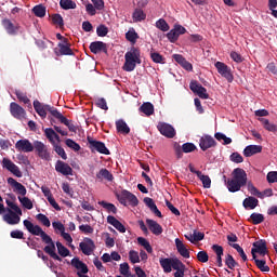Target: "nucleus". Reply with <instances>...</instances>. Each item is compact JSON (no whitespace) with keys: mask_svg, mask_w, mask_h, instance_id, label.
Here are the masks:
<instances>
[{"mask_svg":"<svg viewBox=\"0 0 277 277\" xmlns=\"http://www.w3.org/2000/svg\"><path fill=\"white\" fill-rule=\"evenodd\" d=\"M79 248L82 252V254H85V256H90L94 250H96V245L94 243V240L91 238H84L82 242H80Z\"/></svg>","mask_w":277,"mask_h":277,"instance_id":"12","label":"nucleus"},{"mask_svg":"<svg viewBox=\"0 0 277 277\" xmlns=\"http://www.w3.org/2000/svg\"><path fill=\"white\" fill-rule=\"evenodd\" d=\"M18 200L21 202V205L28 210L34 209V202H31V199H29L28 197H18Z\"/></svg>","mask_w":277,"mask_h":277,"instance_id":"52","label":"nucleus"},{"mask_svg":"<svg viewBox=\"0 0 277 277\" xmlns=\"http://www.w3.org/2000/svg\"><path fill=\"white\" fill-rule=\"evenodd\" d=\"M124 60L126 62L123 64V70H126V72H133V70H135V67L137 66V63L127 57H124Z\"/></svg>","mask_w":277,"mask_h":277,"instance_id":"47","label":"nucleus"},{"mask_svg":"<svg viewBox=\"0 0 277 277\" xmlns=\"http://www.w3.org/2000/svg\"><path fill=\"white\" fill-rule=\"evenodd\" d=\"M215 68L219 75H221V77H224V79H226L228 83H233V80L235 79V77L233 76V72L230 71V67H228V65L222 62H216Z\"/></svg>","mask_w":277,"mask_h":277,"instance_id":"6","label":"nucleus"},{"mask_svg":"<svg viewBox=\"0 0 277 277\" xmlns=\"http://www.w3.org/2000/svg\"><path fill=\"white\" fill-rule=\"evenodd\" d=\"M52 23L54 25H58L60 27H64V17L56 13L52 15Z\"/></svg>","mask_w":277,"mask_h":277,"instance_id":"61","label":"nucleus"},{"mask_svg":"<svg viewBox=\"0 0 277 277\" xmlns=\"http://www.w3.org/2000/svg\"><path fill=\"white\" fill-rule=\"evenodd\" d=\"M36 219L43 224V226H47L49 228L51 226V221L48 219L47 215L39 213L37 214Z\"/></svg>","mask_w":277,"mask_h":277,"instance_id":"59","label":"nucleus"},{"mask_svg":"<svg viewBox=\"0 0 277 277\" xmlns=\"http://www.w3.org/2000/svg\"><path fill=\"white\" fill-rule=\"evenodd\" d=\"M266 179L268 183H277V171H271L267 173Z\"/></svg>","mask_w":277,"mask_h":277,"instance_id":"64","label":"nucleus"},{"mask_svg":"<svg viewBox=\"0 0 277 277\" xmlns=\"http://www.w3.org/2000/svg\"><path fill=\"white\" fill-rule=\"evenodd\" d=\"M87 142L89 143L92 153L96 150V153H100L101 155H110L109 149L107 146H105V143L96 141L92 138V136H88Z\"/></svg>","mask_w":277,"mask_h":277,"instance_id":"4","label":"nucleus"},{"mask_svg":"<svg viewBox=\"0 0 277 277\" xmlns=\"http://www.w3.org/2000/svg\"><path fill=\"white\" fill-rule=\"evenodd\" d=\"M232 179H226V175H224L223 179L228 192L235 194L236 192H240L241 187H245L248 183V174L246 173V170L236 168L232 172Z\"/></svg>","mask_w":277,"mask_h":277,"instance_id":"2","label":"nucleus"},{"mask_svg":"<svg viewBox=\"0 0 277 277\" xmlns=\"http://www.w3.org/2000/svg\"><path fill=\"white\" fill-rule=\"evenodd\" d=\"M250 219H251L252 224H254V225L263 224V222H265V216L263 214L256 213V212H253L250 215Z\"/></svg>","mask_w":277,"mask_h":277,"instance_id":"48","label":"nucleus"},{"mask_svg":"<svg viewBox=\"0 0 277 277\" xmlns=\"http://www.w3.org/2000/svg\"><path fill=\"white\" fill-rule=\"evenodd\" d=\"M103 179L111 183V181H114V174H111L107 169H101L100 172L96 173V180L103 181Z\"/></svg>","mask_w":277,"mask_h":277,"instance_id":"30","label":"nucleus"},{"mask_svg":"<svg viewBox=\"0 0 277 277\" xmlns=\"http://www.w3.org/2000/svg\"><path fill=\"white\" fill-rule=\"evenodd\" d=\"M23 224L26 230L30 233V235L40 237L42 242L47 245L43 248V252H45V254H49V256H51V259H53L54 261H62V258L55 252V241H53V238H51L49 234L42 230V227H40V225H34V223H31V221L29 220H24Z\"/></svg>","mask_w":277,"mask_h":277,"instance_id":"1","label":"nucleus"},{"mask_svg":"<svg viewBox=\"0 0 277 277\" xmlns=\"http://www.w3.org/2000/svg\"><path fill=\"white\" fill-rule=\"evenodd\" d=\"M15 95L18 102L24 103V105H29V103H31V100H29V97H27V94L23 91H15Z\"/></svg>","mask_w":277,"mask_h":277,"instance_id":"50","label":"nucleus"},{"mask_svg":"<svg viewBox=\"0 0 277 277\" xmlns=\"http://www.w3.org/2000/svg\"><path fill=\"white\" fill-rule=\"evenodd\" d=\"M259 120L261 121L262 127H264L266 131H269L271 133H277V126L269 122V119L259 118Z\"/></svg>","mask_w":277,"mask_h":277,"instance_id":"35","label":"nucleus"},{"mask_svg":"<svg viewBox=\"0 0 277 277\" xmlns=\"http://www.w3.org/2000/svg\"><path fill=\"white\" fill-rule=\"evenodd\" d=\"M138 110L145 114V116H153V114H155V106L150 102H145L141 105Z\"/></svg>","mask_w":277,"mask_h":277,"instance_id":"31","label":"nucleus"},{"mask_svg":"<svg viewBox=\"0 0 277 277\" xmlns=\"http://www.w3.org/2000/svg\"><path fill=\"white\" fill-rule=\"evenodd\" d=\"M225 265L228 269H235V267H239V263L233 258L232 254H227L225 258Z\"/></svg>","mask_w":277,"mask_h":277,"instance_id":"44","label":"nucleus"},{"mask_svg":"<svg viewBox=\"0 0 277 277\" xmlns=\"http://www.w3.org/2000/svg\"><path fill=\"white\" fill-rule=\"evenodd\" d=\"M242 207H245V209H251V210L256 209V207H259V199L254 197H248L243 200Z\"/></svg>","mask_w":277,"mask_h":277,"instance_id":"36","label":"nucleus"},{"mask_svg":"<svg viewBox=\"0 0 277 277\" xmlns=\"http://www.w3.org/2000/svg\"><path fill=\"white\" fill-rule=\"evenodd\" d=\"M1 23L9 36H16L21 31V25L12 23L10 18H3Z\"/></svg>","mask_w":277,"mask_h":277,"instance_id":"15","label":"nucleus"},{"mask_svg":"<svg viewBox=\"0 0 277 277\" xmlns=\"http://www.w3.org/2000/svg\"><path fill=\"white\" fill-rule=\"evenodd\" d=\"M189 88L194 94H197L199 98L207 100L209 98V93H207V89L202 87L198 81L193 80L189 83Z\"/></svg>","mask_w":277,"mask_h":277,"instance_id":"8","label":"nucleus"},{"mask_svg":"<svg viewBox=\"0 0 277 277\" xmlns=\"http://www.w3.org/2000/svg\"><path fill=\"white\" fill-rule=\"evenodd\" d=\"M171 268L176 271L175 274L181 272H183V274L185 273V264H183V262H181L179 259H172Z\"/></svg>","mask_w":277,"mask_h":277,"instance_id":"39","label":"nucleus"},{"mask_svg":"<svg viewBox=\"0 0 277 277\" xmlns=\"http://www.w3.org/2000/svg\"><path fill=\"white\" fill-rule=\"evenodd\" d=\"M61 123L65 124V127H67L71 133H77V126H75V123L68 120L66 117H63Z\"/></svg>","mask_w":277,"mask_h":277,"instance_id":"53","label":"nucleus"},{"mask_svg":"<svg viewBox=\"0 0 277 277\" xmlns=\"http://www.w3.org/2000/svg\"><path fill=\"white\" fill-rule=\"evenodd\" d=\"M60 5L63 10H76L77 3L72 0H61Z\"/></svg>","mask_w":277,"mask_h":277,"instance_id":"45","label":"nucleus"},{"mask_svg":"<svg viewBox=\"0 0 277 277\" xmlns=\"http://www.w3.org/2000/svg\"><path fill=\"white\" fill-rule=\"evenodd\" d=\"M89 49L94 55H97V53H105L107 55V43L103 41L91 42Z\"/></svg>","mask_w":277,"mask_h":277,"instance_id":"20","label":"nucleus"},{"mask_svg":"<svg viewBox=\"0 0 277 277\" xmlns=\"http://www.w3.org/2000/svg\"><path fill=\"white\" fill-rule=\"evenodd\" d=\"M167 38H168V40H170L171 42H176V40H179V35H177L175 28L171 29V30L167 34Z\"/></svg>","mask_w":277,"mask_h":277,"instance_id":"63","label":"nucleus"},{"mask_svg":"<svg viewBox=\"0 0 277 277\" xmlns=\"http://www.w3.org/2000/svg\"><path fill=\"white\" fill-rule=\"evenodd\" d=\"M138 39H140V35H137V32L135 31V28L130 29L126 34V40H128V42H131L132 44H135Z\"/></svg>","mask_w":277,"mask_h":277,"instance_id":"38","label":"nucleus"},{"mask_svg":"<svg viewBox=\"0 0 277 277\" xmlns=\"http://www.w3.org/2000/svg\"><path fill=\"white\" fill-rule=\"evenodd\" d=\"M56 248L60 256H63L64 259H66V256H70V250H68V248H66L62 242L57 241Z\"/></svg>","mask_w":277,"mask_h":277,"instance_id":"46","label":"nucleus"},{"mask_svg":"<svg viewBox=\"0 0 277 277\" xmlns=\"http://www.w3.org/2000/svg\"><path fill=\"white\" fill-rule=\"evenodd\" d=\"M70 263L72 267L80 272V274H88V272H90L88 269V265L83 263L81 260H79V258H74Z\"/></svg>","mask_w":277,"mask_h":277,"instance_id":"24","label":"nucleus"},{"mask_svg":"<svg viewBox=\"0 0 277 277\" xmlns=\"http://www.w3.org/2000/svg\"><path fill=\"white\" fill-rule=\"evenodd\" d=\"M2 168L11 172V174H14V176H17V179H23V172L21 171L18 166L12 162V160H10L9 158L2 159Z\"/></svg>","mask_w":277,"mask_h":277,"instance_id":"7","label":"nucleus"},{"mask_svg":"<svg viewBox=\"0 0 277 277\" xmlns=\"http://www.w3.org/2000/svg\"><path fill=\"white\" fill-rule=\"evenodd\" d=\"M160 266L162 267L164 274H170L172 272V259L161 258L159 260Z\"/></svg>","mask_w":277,"mask_h":277,"instance_id":"33","label":"nucleus"},{"mask_svg":"<svg viewBox=\"0 0 277 277\" xmlns=\"http://www.w3.org/2000/svg\"><path fill=\"white\" fill-rule=\"evenodd\" d=\"M173 58L177 62V64H181V66H182V68H184V70H187L188 72H190V70H194V66L192 65V63L187 62V60H185V57H183V55L174 54Z\"/></svg>","mask_w":277,"mask_h":277,"instance_id":"25","label":"nucleus"},{"mask_svg":"<svg viewBox=\"0 0 277 277\" xmlns=\"http://www.w3.org/2000/svg\"><path fill=\"white\" fill-rule=\"evenodd\" d=\"M53 148L56 155H58L64 161L68 159V156L66 155V150H64L62 146L57 145V143L53 145Z\"/></svg>","mask_w":277,"mask_h":277,"instance_id":"55","label":"nucleus"},{"mask_svg":"<svg viewBox=\"0 0 277 277\" xmlns=\"http://www.w3.org/2000/svg\"><path fill=\"white\" fill-rule=\"evenodd\" d=\"M175 246L179 254L183 256V259H189V250H187V247L181 241V239L176 238L175 239Z\"/></svg>","mask_w":277,"mask_h":277,"instance_id":"28","label":"nucleus"},{"mask_svg":"<svg viewBox=\"0 0 277 277\" xmlns=\"http://www.w3.org/2000/svg\"><path fill=\"white\" fill-rule=\"evenodd\" d=\"M124 57L136 64H142L141 52L140 49L137 48H132L130 51L126 53Z\"/></svg>","mask_w":277,"mask_h":277,"instance_id":"22","label":"nucleus"},{"mask_svg":"<svg viewBox=\"0 0 277 277\" xmlns=\"http://www.w3.org/2000/svg\"><path fill=\"white\" fill-rule=\"evenodd\" d=\"M255 265L258 269L262 272H269V266H267V262L265 260H255Z\"/></svg>","mask_w":277,"mask_h":277,"instance_id":"58","label":"nucleus"},{"mask_svg":"<svg viewBox=\"0 0 277 277\" xmlns=\"http://www.w3.org/2000/svg\"><path fill=\"white\" fill-rule=\"evenodd\" d=\"M132 18L134 23H142V21H146V13L142 9H136L132 14Z\"/></svg>","mask_w":277,"mask_h":277,"instance_id":"37","label":"nucleus"},{"mask_svg":"<svg viewBox=\"0 0 277 277\" xmlns=\"http://www.w3.org/2000/svg\"><path fill=\"white\" fill-rule=\"evenodd\" d=\"M55 170L63 176H72V169L69 167L68 163L57 160L55 163Z\"/></svg>","mask_w":277,"mask_h":277,"instance_id":"17","label":"nucleus"},{"mask_svg":"<svg viewBox=\"0 0 277 277\" xmlns=\"http://www.w3.org/2000/svg\"><path fill=\"white\" fill-rule=\"evenodd\" d=\"M45 109H48V111L51 113V116H53L54 118L60 120V122H62V120L64 119V115H62V113L57 111V108L52 107L51 105H45Z\"/></svg>","mask_w":277,"mask_h":277,"instance_id":"49","label":"nucleus"},{"mask_svg":"<svg viewBox=\"0 0 277 277\" xmlns=\"http://www.w3.org/2000/svg\"><path fill=\"white\" fill-rule=\"evenodd\" d=\"M96 34L100 38H105V36H107V34H109V28H107V26L101 24L100 26H97L96 28Z\"/></svg>","mask_w":277,"mask_h":277,"instance_id":"57","label":"nucleus"},{"mask_svg":"<svg viewBox=\"0 0 277 277\" xmlns=\"http://www.w3.org/2000/svg\"><path fill=\"white\" fill-rule=\"evenodd\" d=\"M137 243L138 246H142L148 254H153V247L150 246V242L146 240L144 237H138L137 238Z\"/></svg>","mask_w":277,"mask_h":277,"instance_id":"43","label":"nucleus"},{"mask_svg":"<svg viewBox=\"0 0 277 277\" xmlns=\"http://www.w3.org/2000/svg\"><path fill=\"white\" fill-rule=\"evenodd\" d=\"M129 259L133 264L140 263V253H137V251L131 250L129 252Z\"/></svg>","mask_w":277,"mask_h":277,"instance_id":"62","label":"nucleus"},{"mask_svg":"<svg viewBox=\"0 0 277 277\" xmlns=\"http://www.w3.org/2000/svg\"><path fill=\"white\" fill-rule=\"evenodd\" d=\"M197 147L194 145V143H184L181 147V145L175 144L174 145V150H175V155L177 157V159H182L183 158V153H194V150H196Z\"/></svg>","mask_w":277,"mask_h":277,"instance_id":"11","label":"nucleus"},{"mask_svg":"<svg viewBox=\"0 0 277 277\" xmlns=\"http://www.w3.org/2000/svg\"><path fill=\"white\" fill-rule=\"evenodd\" d=\"M32 14L37 16V18H44L47 16V6L43 4H37L32 8Z\"/></svg>","mask_w":277,"mask_h":277,"instance_id":"34","label":"nucleus"},{"mask_svg":"<svg viewBox=\"0 0 277 277\" xmlns=\"http://www.w3.org/2000/svg\"><path fill=\"white\" fill-rule=\"evenodd\" d=\"M156 27L157 29H160V31H170V25L163 18L156 22Z\"/></svg>","mask_w":277,"mask_h":277,"instance_id":"51","label":"nucleus"},{"mask_svg":"<svg viewBox=\"0 0 277 277\" xmlns=\"http://www.w3.org/2000/svg\"><path fill=\"white\" fill-rule=\"evenodd\" d=\"M117 199L123 207H127V200L131 207H137L140 205L137 196L127 189H123L121 194L117 196Z\"/></svg>","mask_w":277,"mask_h":277,"instance_id":"3","label":"nucleus"},{"mask_svg":"<svg viewBox=\"0 0 277 277\" xmlns=\"http://www.w3.org/2000/svg\"><path fill=\"white\" fill-rule=\"evenodd\" d=\"M146 224L150 233H153V235H156L157 237H159V235L163 233V227L159 223H157V221L153 219H147Z\"/></svg>","mask_w":277,"mask_h":277,"instance_id":"21","label":"nucleus"},{"mask_svg":"<svg viewBox=\"0 0 277 277\" xmlns=\"http://www.w3.org/2000/svg\"><path fill=\"white\" fill-rule=\"evenodd\" d=\"M263 146L261 145H248L243 149L245 157H252L253 155H259V153H262Z\"/></svg>","mask_w":277,"mask_h":277,"instance_id":"26","label":"nucleus"},{"mask_svg":"<svg viewBox=\"0 0 277 277\" xmlns=\"http://www.w3.org/2000/svg\"><path fill=\"white\" fill-rule=\"evenodd\" d=\"M5 203L11 209V211H15V213H18V215H23V210L16 203H14V201L6 199Z\"/></svg>","mask_w":277,"mask_h":277,"instance_id":"56","label":"nucleus"},{"mask_svg":"<svg viewBox=\"0 0 277 277\" xmlns=\"http://www.w3.org/2000/svg\"><path fill=\"white\" fill-rule=\"evenodd\" d=\"M107 223L110 224L111 226H114V228H116V230H119V233H127V227H124V225L120 221H118V219H116V216L108 215Z\"/></svg>","mask_w":277,"mask_h":277,"instance_id":"23","label":"nucleus"},{"mask_svg":"<svg viewBox=\"0 0 277 277\" xmlns=\"http://www.w3.org/2000/svg\"><path fill=\"white\" fill-rule=\"evenodd\" d=\"M21 215L23 214H18L12 209H8V213L2 216V220L10 226H16V224H21Z\"/></svg>","mask_w":277,"mask_h":277,"instance_id":"10","label":"nucleus"},{"mask_svg":"<svg viewBox=\"0 0 277 277\" xmlns=\"http://www.w3.org/2000/svg\"><path fill=\"white\" fill-rule=\"evenodd\" d=\"M57 133L55 132V130H53V128H47L45 130H44V135H45V137H47V140L50 142V144H52V146H54L55 144H57L56 142H55V135H56Z\"/></svg>","mask_w":277,"mask_h":277,"instance_id":"41","label":"nucleus"},{"mask_svg":"<svg viewBox=\"0 0 277 277\" xmlns=\"http://www.w3.org/2000/svg\"><path fill=\"white\" fill-rule=\"evenodd\" d=\"M129 269H130L129 263L124 262L120 264V274L122 276L131 277V272Z\"/></svg>","mask_w":277,"mask_h":277,"instance_id":"60","label":"nucleus"},{"mask_svg":"<svg viewBox=\"0 0 277 277\" xmlns=\"http://www.w3.org/2000/svg\"><path fill=\"white\" fill-rule=\"evenodd\" d=\"M34 108H35V111L38 113L40 118H47V111H48L47 105H42L40 101L36 100L34 101Z\"/></svg>","mask_w":277,"mask_h":277,"instance_id":"32","label":"nucleus"},{"mask_svg":"<svg viewBox=\"0 0 277 277\" xmlns=\"http://www.w3.org/2000/svg\"><path fill=\"white\" fill-rule=\"evenodd\" d=\"M158 131L161 135L164 137H168L169 140H172V137H175L176 130H174V127H172L169 123L166 122H159L157 126Z\"/></svg>","mask_w":277,"mask_h":277,"instance_id":"9","label":"nucleus"},{"mask_svg":"<svg viewBox=\"0 0 277 277\" xmlns=\"http://www.w3.org/2000/svg\"><path fill=\"white\" fill-rule=\"evenodd\" d=\"M215 146H217V142H215V138L209 134H205L199 140V147L203 151L209 150V148H215Z\"/></svg>","mask_w":277,"mask_h":277,"instance_id":"13","label":"nucleus"},{"mask_svg":"<svg viewBox=\"0 0 277 277\" xmlns=\"http://www.w3.org/2000/svg\"><path fill=\"white\" fill-rule=\"evenodd\" d=\"M98 205H100L101 207H103V209H106V211H107L108 213H114V214H117V213H118V208H116V207L114 206V203H109V202H107V201H105V200H102V201H98Z\"/></svg>","mask_w":277,"mask_h":277,"instance_id":"42","label":"nucleus"},{"mask_svg":"<svg viewBox=\"0 0 277 277\" xmlns=\"http://www.w3.org/2000/svg\"><path fill=\"white\" fill-rule=\"evenodd\" d=\"M34 144L27 138L19 140L15 143V148L18 153H34Z\"/></svg>","mask_w":277,"mask_h":277,"instance_id":"16","label":"nucleus"},{"mask_svg":"<svg viewBox=\"0 0 277 277\" xmlns=\"http://www.w3.org/2000/svg\"><path fill=\"white\" fill-rule=\"evenodd\" d=\"M116 129L118 133H122L123 135H129V133H131V128H129L127 122L122 119L116 121Z\"/></svg>","mask_w":277,"mask_h":277,"instance_id":"29","label":"nucleus"},{"mask_svg":"<svg viewBox=\"0 0 277 277\" xmlns=\"http://www.w3.org/2000/svg\"><path fill=\"white\" fill-rule=\"evenodd\" d=\"M66 146H68V148H71V150H75L76 153H79V150H81V145H79L77 142H75L71 138H67L65 141Z\"/></svg>","mask_w":277,"mask_h":277,"instance_id":"54","label":"nucleus"},{"mask_svg":"<svg viewBox=\"0 0 277 277\" xmlns=\"http://www.w3.org/2000/svg\"><path fill=\"white\" fill-rule=\"evenodd\" d=\"M251 250L260 254V256H265V254L269 252L267 250V241H265V239H260L253 242V248Z\"/></svg>","mask_w":277,"mask_h":277,"instance_id":"18","label":"nucleus"},{"mask_svg":"<svg viewBox=\"0 0 277 277\" xmlns=\"http://www.w3.org/2000/svg\"><path fill=\"white\" fill-rule=\"evenodd\" d=\"M197 177L201 181L205 189L211 188V177H209V175H205L202 172H197Z\"/></svg>","mask_w":277,"mask_h":277,"instance_id":"40","label":"nucleus"},{"mask_svg":"<svg viewBox=\"0 0 277 277\" xmlns=\"http://www.w3.org/2000/svg\"><path fill=\"white\" fill-rule=\"evenodd\" d=\"M57 47L60 49L61 55H75L72 49H70V42L68 41V39H64V42H60Z\"/></svg>","mask_w":277,"mask_h":277,"instance_id":"27","label":"nucleus"},{"mask_svg":"<svg viewBox=\"0 0 277 277\" xmlns=\"http://www.w3.org/2000/svg\"><path fill=\"white\" fill-rule=\"evenodd\" d=\"M34 146L40 159H43L44 161H51V153H49V148L47 147V145H44V143L40 141H35Z\"/></svg>","mask_w":277,"mask_h":277,"instance_id":"5","label":"nucleus"},{"mask_svg":"<svg viewBox=\"0 0 277 277\" xmlns=\"http://www.w3.org/2000/svg\"><path fill=\"white\" fill-rule=\"evenodd\" d=\"M8 184L11 185V187H13V192L18 194L19 196H27V188L23 184L14 180V177H9Z\"/></svg>","mask_w":277,"mask_h":277,"instance_id":"19","label":"nucleus"},{"mask_svg":"<svg viewBox=\"0 0 277 277\" xmlns=\"http://www.w3.org/2000/svg\"><path fill=\"white\" fill-rule=\"evenodd\" d=\"M10 114L16 120H23V118H25V116H27V111H25V108H23L16 102H12L10 104Z\"/></svg>","mask_w":277,"mask_h":277,"instance_id":"14","label":"nucleus"}]
</instances>
